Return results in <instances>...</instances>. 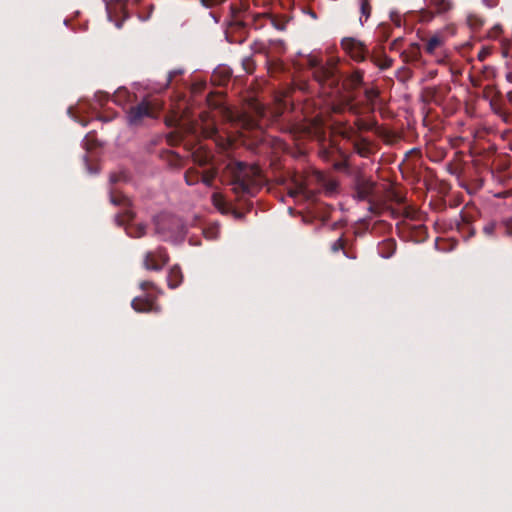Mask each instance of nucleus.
<instances>
[{
	"label": "nucleus",
	"mask_w": 512,
	"mask_h": 512,
	"mask_svg": "<svg viewBox=\"0 0 512 512\" xmlns=\"http://www.w3.org/2000/svg\"><path fill=\"white\" fill-rule=\"evenodd\" d=\"M402 220H410L412 223L422 222L423 215L417 209L409 206L404 208Z\"/></svg>",
	"instance_id": "nucleus-28"
},
{
	"label": "nucleus",
	"mask_w": 512,
	"mask_h": 512,
	"mask_svg": "<svg viewBox=\"0 0 512 512\" xmlns=\"http://www.w3.org/2000/svg\"><path fill=\"white\" fill-rule=\"evenodd\" d=\"M136 94L131 93L128 89L125 87L118 88L114 94H113V102L117 104L118 106H121L123 109H127L126 107L128 105L131 106V104L136 101Z\"/></svg>",
	"instance_id": "nucleus-17"
},
{
	"label": "nucleus",
	"mask_w": 512,
	"mask_h": 512,
	"mask_svg": "<svg viewBox=\"0 0 512 512\" xmlns=\"http://www.w3.org/2000/svg\"><path fill=\"white\" fill-rule=\"evenodd\" d=\"M253 109L255 116H251L247 113H240L236 115L231 108L226 105V124L232 123L237 127L246 130L261 128L262 124L260 123V120L265 116V108L259 103H254Z\"/></svg>",
	"instance_id": "nucleus-3"
},
{
	"label": "nucleus",
	"mask_w": 512,
	"mask_h": 512,
	"mask_svg": "<svg viewBox=\"0 0 512 512\" xmlns=\"http://www.w3.org/2000/svg\"><path fill=\"white\" fill-rule=\"evenodd\" d=\"M402 42H403L402 37H398V38L394 39L390 44V50L401 51L400 48H401Z\"/></svg>",
	"instance_id": "nucleus-46"
},
{
	"label": "nucleus",
	"mask_w": 512,
	"mask_h": 512,
	"mask_svg": "<svg viewBox=\"0 0 512 512\" xmlns=\"http://www.w3.org/2000/svg\"><path fill=\"white\" fill-rule=\"evenodd\" d=\"M462 223L458 224V229L461 232L467 231V238L473 237L475 235V229L471 226L470 220L466 215H461Z\"/></svg>",
	"instance_id": "nucleus-37"
},
{
	"label": "nucleus",
	"mask_w": 512,
	"mask_h": 512,
	"mask_svg": "<svg viewBox=\"0 0 512 512\" xmlns=\"http://www.w3.org/2000/svg\"><path fill=\"white\" fill-rule=\"evenodd\" d=\"M139 288L144 289V288H154V287H153L152 283H150L148 281H143L139 284Z\"/></svg>",
	"instance_id": "nucleus-51"
},
{
	"label": "nucleus",
	"mask_w": 512,
	"mask_h": 512,
	"mask_svg": "<svg viewBox=\"0 0 512 512\" xmlns=\"http://www.w3.org/2000/svg\"><path fill=\"white\" fill-rule=\"evenodd\" d=\"M169 261V256L164 247H158L153 251H147L144 254L143 266L147 270L159 271Z\"/></svg>",
	"instance_id": "nucleus-10"
},
{
	"label": "nucleus",
	"mask_w": 512,
	"mask_h": 512,
	"mask_svg": "<svg viewBox=\"0 0 512 512\" xmlns=\"http://www.w3.org/2000/svg\"><path fill=\"white\" fill-rule=\"evenodd\" d=\"M94 98L100 106H104L108 102L110 96L106 92L98 91L95 93Z\"/></svg>",
	"instance_id": "nucleus-44"
},
{
	"label": "nucleus",
	"mask_w": 512,
	"mask_h": 512,
	"mask_svg": "<svg viewBox=\"0 0 512 512\" xmlns=\"http://www.w3.org/2000/svg\"><path fill=\"white\" fill-rule=\"evenodd\" d=\"M396 228L403 238L415 243L424 242L428 237L427 227L422 222L412 223L410 220H401Z\"/></svg>",
	"instance_id": "nucleus-6"
},
{
	"label": "nucleus",
	"mask_w": 512,
	"mask_h": 512,
	"mask_svg": "<svg viewBox=\"0 0 512 512\" xmlns=\"http://www.w3.org/2000/svg\"><path fill=\"white\" fill-rule=\"evenodd\" d=\"M427 3L436 13H444L451 8V3L448 0H427Z\"/></svg>",
	"instance_id": "nucleus-32"
},
{
	"label": "nucleus",
	"mask_w": 512,
	"mask_h": 512,
	"mask_svg": "<svg viewBox=\"0 0 512 512\" xmlns=\"http://www.w3.org/2000/svg\"><path fill=\"white\" fill-rule=\"evenodd\" d=\"M393 32V26L390 23H381L377 26L375 30V35L380 42V45L383 44L389 39Z\"/></svg>",
	"instance_id": "nucleus-23"
},
{
	"label": "nucleus",
	"mask_w": 512,
	"mask_h": 512,
	"mask_svg": "<svg viewBox=\"0 0 512 512\" xmlns=\"http://www.w3.org/2000/svg\"><path fill=\"white\" fill-rule=\"evenodd\" d=\"M226 214L231 213L233 217L237 220H240L244 217L245 212L237 210L233 208L227 201H226V208H225Z\"/></svg>",
	"instance_id": "nucleus-43"
},
{
	"label": "nucleus",
	"mask_w": 512,
	"mask_h": 512,
	"mask_svg": "<svg viewBox=\"0 0 512 512\" xmlns=\"http://www.w3.org/2000/svg\"><path fill=\"white\" fill-rule=\"evenodd\" d=\"M231 144L232 140L226 134V177H229L226 185H230L237 196H254L263 186L265 179L258 166L229 156L228 149Z\"/></svg>",
	"instance_id": "nucleus-1"
},
{
	"label": "nucleus",
	"mask_w": 512,
	"mask_h": 512,
	"mask_svg": "<svg viewBox=\"0 0 512 512\" xmlns=\"http://www.w3.org/2000/svg\"><path fill=\"white\" fill-rule=\"evenodd\" d=\"M358 2H359L360 13H361L360 22H361V24H363L362 19L364 18V20L366 21L371 15V11H372L371 0H358Z\"/></svg>",
	"instance_id": "nucleus-35"
},
{
	"label": "nucleus",
	"mask_w": 512,
	"mask_h": 512,
	"mask_svg": "<svg viewBox=\"0 0 512 512\" xmlns=\"http://www.w3.org/2000/svg\"><path fill=\"white\" fill-rule=\"evenodd\" d=\"M210 14L215 19L216 22L219 21L220 15H216L214 12H211Z\"/></svg>",
	"instance_id": "nucleus-55"
},
{
	"label": "nucleus",
	"mask_w": 512,
	"mask_h": 512,
	"mask_svg": "<svg viewBox=\"0 0 512 512\" xmlns=\"http://www.w3.org/2000/svg\"><path fill=\"white\" fill-rule=\"evenodd\" d=\"M220 233H221V226L219 223L209 224L203 230L204 237L208 240H214V239L219 238Z\"/></svg>",
	"instance_id": "nucleus-33"
},
{
	"label": "nucleus",
	"mask_w": 512,
	"mask_h": 512,
	"mask_svg": "<svg viewBox=\"0 0 512 512\" xmlns=\"http://www.w3.org/2000/svg\"><path fill=\"white\" fill-rule=\"evenodd\" d=\"M183 278L181 268L178 265H174L167 275L168 288H177L182 284Z\"/></svg>",
	"instance_id": "nucleus-22"
},
{
	"label": "nucleus",
	"mask_w": 512,
	"mask_h": 512,
	"mask_svg": "<svg viewBox=\"0 0 512 512\" xmlns=\"http://www.w3.org/2000/svg\"><path fill=\"white\" fill-rule=\"evenodd\" d=\"M490 54V51L488 48H482L481 51L478 53V59L480 61H483L486 59V57Z\"/></svg>",
	"instance_id": "nucleus-48"
},
{
	"label": "nucleus",
	"mask_w": 512,
	"mask_h": 512,
	"mask_svg": "<svg viewBox=\"0 0 512 512\" xmlns=\"http://www.w3.org/2000/svg\"><path fill=\"white\" fill-rule=\"evenodd\" d=\"M368 58L381 70H386L393 65V59L385 54L382 45L374 48Z\"/></svg>",
	"instance_id": "nucleus-16"
},
{
	"label": "nucleus",
	"mask_w": 512,
	"mask_h": 512,
	"mask_svg": "<svg viewBox=\"0 0 512 512\" xmlns=\"http://www.w3.org/2000/svg\"><path fill=\"white\" fill-rule=\"evenodd\" d=\"M126 222L125 224H127ZM125 230L128 236L133 238H140L146 234V225L144 224H136V225H124Z\"/></svg>",
	"instance_id": "nucleus-27"
},
{
	"label": "nucleus",
	"mask_w": 512,
	"mask_h": 512,
	"mask_svg": "<svg viewBox=\"0 0 512 512\" xmlns=\"http://www.w3.org/2000/svg\"><path fill=\"white\" fill-rule=\"evenodd\" d=\"M396 248H397V243H396L395 239H393V238L384 239L383 241H381L378 244V247H377L378 254L382 258H386V259L392 257L395 254Z\"/></svg>",
	"instance_id": "nucleus-20"
},
{
	"label": "nucleus",
	"mask_w": 512,
	"mask_h": 512,
	"mask_svg": "<svg viewBox=\"0 0 512 512\" xmlns=\"http://www.w3.org/2000/svg\"><path fill=\"white\" fill-rule=\"evenodd\" d=\"M110 183L116 184L119 182H127L129 180V176L126 171L120 170L118 172H113L110 174Z\"/></svg>",
	"instance_id": "nucleus-40"
},
{
	"label": "nucleus",
	"mask_w": 512,
	"mask_h": 512,
	"mask_svg": "<svg viewBox=\"0 0 512 512\" xmlns=\"http://www.w3.org/2000/svg\"><path fill=\"white\" fill-rule=\"evenodd\" d=\"M190 149L192 150L191 156L194 163L198 164L199 166H205L211 163L213 155L210 150L205 149L201 145L196 148L191 147Z\"/></svg>",
	"instance_id": "nucleus-19"
},
{
	"label": "nucleus",
	"mask_w": 512,
	"mask_h": 512,
	"mask_svg": "<svg viewBox=\"0 0 512 512\" xmlns=\"http://www.w3.org/2000/svg\"><path fill=\"white\" fill-rule=\"evenodd\" d=\"M444 45V37L436 34L427 40L425 51L430 55H434L438 49Z\"/></svg>",
	"instance_id": "nucleus-25"
},
{
	"label": "nucleus",
	"mask_w": 512,
	"mask_h": 512,
	"mask_svg": "<svg viewBox=\"0 0 512 512\" xmlns=\"http://www.w3.org/2000/svg\"><path fill=\"white\" fill-rule=\"evenodd\" d=\"M289 194L292 197H295L297 195H304V196H306L307 195V189H306V187L304 185L299 184V185H297V187L294 190H291Z\"/></svg>",
	"instance_id": "nucleus-45"
},
{
	"label": "nucleus",
	"mask_w": 512,
	"mask_h": 512,
	"mask_svg": "<svg viewBox=\"0 0 512 512\" xmlns=\"http://www.w3.org/2000/svg\"><path fill=\"white\" fill-rule=\"evenodd\" d=\"M483 234L490 238H496L499 235V221L491 220L483 226Z\"/></svg>",
	"instance_id": "nucleus-31"
},
{
	"label": "nucleus",
	"mask_w": 512,
	"mask_h": 512,
	"mask_svg": "<svg viewBox=\"0 0 512 512\" xmlns=\"http://www.w3.org/2000/svg\"><path fill=\"white\" fill-rule=\"evenodd\" d=\"M242 67V69L247 74H252L255 70L256 64L252 56H244L238 61Z\"/></svg>",
	"instance_id": "nucleus-36"
},
{
	"label": "nucleus",
	"mask_w": 512,
	"mask_h": 512,
	"mask_svg": "<svg viewBox=\"0 0 512 512\" xmlns=\"http://www.w3.org/2000/svg\"><path fill=\"white\" fill-rule=\"evenodd\" d=\"M467 23L473 30H478L484 24V19L478 15H469L467 17Z\"/></svg>",
	"instance_id": "nucleus-41"
},
{
	"label": "nucleus",
	"mask_w": 512,
	"mask_h": 512,
	"mask_svg": "<svg viewBox=\"0 0 512 512\" xmlns=\"http://www.w3.org/2000/svg\"><path fill=\"white\" fill-rule=\"evenodd\" d=\"M181 73H182V72H181L180 70H174V71H171V72L169 73L168 82L170 83V82L172 81V79H173L175 76H177V75H179V74H181Z\"/></svg>",
	"instance_id": "nucleus-49"
},
{
	"label": "nucleus",
	"mask_w": 512,
	"mask_h": 512,
	"mask_svg": "<svg viewBox=\"0 0 512 512\" xmlns=\"http://www.w3.org/2000/svg\"><path fill=\"white\" fill-rule=\"evenodd\" d=\"M174 136L177 138V140H178V141H185V137H186V136H184L183 134H178V133H176V134H171V135H170V138H172V137H174Z\"/></svg>",
	"instance_id": "nucleus-52"
},
{
	"label": "nucleus",
	"mask_w": 512,
	"mask_h": 512,
	"mask_svg": "<svg viewBox=\"0 0 512 512\" xmlns=\"http://www.w3.org/2000/svg\"><path fill=\"white\" fill-rule=\"evenodd\" d=\"M396 77L400 82L405 83L413 77V71L407 66H402L397 70Z\"/></svg>",
	"instance_id": "nucleus-38"
},
{
	"label": "nucleus",
	"mask_w": 512,
	"mask_h": 512,
	"mask_svg": "<svg viewBox=\"0 0 512 512\" xmlns=\"http://www.w3.org/2000/svg\"><path fill=\"white\" fill-rule=\"evenodd\" d=\"M284 42L280 39L276 40H270L268 44L265 43H255L254 44V51L255 53L263 54L266 56V58L271 57V54L273 51L276 53H283L284 52Z\"/></svg>",
	"instance_id": "nucleus-15"
},
{
	"label": "nucleus",
	"mask_w": 512,
	"mask_h": 512,
	"mask_svg": "<svg viewBox=\"0 0 512 512\" xmlns=\"http://www.w3.org/2000/svg\"><path fill=\"white\" fill-rule=\"evenodd\" d=\"M161 110L162 104L158 99L145 96L139 103L126 109V122L130 127H140L147 119H157Z\"/></svg>",
	"instance_id": "nucleus-2"
},
{
	"label": "nucleus",
	"mask_w": 512,
	"mask_h": 512,
	"mask_svg": "<svg viewBox=\"0 0 512 512\" xmlns=\"http://www.w3.org/2000/svg\"><path fill=\"white\" fill-rule=\"evenodd\" d=\"M133 309L137 312H149L154 309V300L148 296L136 297L131 303Z\"/></svg>",
	"instance_id": "nucleus-21"
},
{
	"label": "nucleus",
	"mask_w": 512,
	"mask_h": 512,
	"mask_svg": "<svg viewBox=\"0 0 512 512\" xmlns=\"http://www.w3.org/2000/svg\"><path fill=\"white\" fill-rule=\"evenodd\" d=\"M379 95L380 92L377 88L372 87L365 89L364 96L366 99V110L370 112H375L376 100L378 99Z\"/></svg>",
	"instance_id": "nucleus-24"
},
{
	"label": "nucleus",
	"mask_w": 512,
	"mask_h": 512,
	"mask_svg": "<svg viewBox=\"0 0 512 512\" xmlns=\"http://www.w3.org/2000/svg\"><path fill=\"white\" fill-rule=\"evenodd\" d=\"M225 75H226V79L229 78L232 75V70L230 68L226 67Z\"/></svg>",
	"instance_id": "nucleus-54"
},
{
	"label": "nucleus",
	"mask_w": 512,
	"mask_h": 512,
	"mask_svg": "<svg viewBox=\"0 0 512 512\" xmlns=\"http://www.w3.org/2000/svg\"><path fill=\"white\" fill-rule=\"evenodd\" d=\"M489 7H493L495 4L491 0H483Z\"/></svg>",
	"instance_id": "nucleus-56"
},
{
	"label": "nucleus",
	"mask_w": 512,
	"mask_h": 512,
	"mask_svg": "<svg viewBox=\"0 0 512 512\" xmlns=\"http://www.w3.org/2000/svg\"><path fill=\"white\" fill-rule=\"evenodd\" d=\"M349 133L356 134L352 128H349V132L347 131V132L343 133L344 138L349 139L350 138Z\"/></svg>",
	"instance_id": "nucleus-53"
},
{
	"label": "nucleus",
	"mask_w": 512,
	"mask_h": 512,
	"mask_svg": "<svg viewBox=\"0 0 512 512\" xmlns=\"http://www.w3.org/2000/svg\"><path fill=\"white\" fill-rule=\"evenodd\" d=\"M213 204L221 214H224V196L220 192H215L212 196Z\"/></svg>",
	"instance_id": "nucleus-42"
},
{
	"label": "nucleus",
	"mask_w": 512,
	"mask_h": 512,
	"mask_svg": "<svg viewBox=\"0 0 512 512\" xmlns=\"http://www.w3.org/2000/svg\"><path fill=\"white\" fill-rule=\"evenodd\" d=\"M155 229L165 241L181 238L185 234L182 220L168 214H163L156 219Z\"/></svg>",
	"instance_id": "nucleus-4"
},
{
	"label": "nucleus",
	"mask_w": 512,
	"mask_h": 512,
	"mask_svg": "<svg viewBox=\"0 0 512 512\" xmlns=\"http://www.w3.org/2000/svg\"><path fill=\"white\" fill-rule=\"evenodd\" d=\"M366 102H356V97L354 95H346L342 98L340 104L334 107V111L337 113H341L343 111H348L355 116H361L365 114H372L366 110Z\"/></svg>",
	"instance_id": "nucleus-11"
},
{
	"label": "nucleus",
	"mask_w": 512,
	"mask_h": 512,
	"mask_svg": "<svg viewBox=\"0 0 512 512\" xmlns=\"http://www.w3.org/2000/svg\"><path fill=\"white\" fill-rule=\"evenodd\" d=\"M499 234L512 237V216L503 217L499 220Z\"/></svg>",
	"instance_id": "nucleus-34"
},
{
	"label": "nucleus",
	"mask_w": 512,
	"mask_h": 512,
	"mask_svg": "<svg viewBox=\"0 0 512 512\" xmlns=\"http://www.w3.org/2000/svg\"><path fill=\"white\" fill-rule=\"evenodd\" d=\"M214 134H215V131H214V130H212L211 132L207 133V136H208V137H212Z\"/></svg>",
	"instance_id": "nucleus-57"
},
{
	"label": "nucleus",
	"mask_w": 512,
	"mask_h": 512,
	"mask_svg": "<svg viewBox=\"0 0 512 512\" xmlns=\"http://www.w3.org/2000/svg\"><path fill=\"white\" fill-rule=\"evenodd\" d=\"M110 202L116 206H122L124 209L115 216V222L118 226H124L126 222H132L135 218V212L131 209V200L123 194L111 192Z\"/></svg>",
	"instance_id": "nucleus-8"
},
{
	"label": "nucleus",
	"mask_w": 512,
	"mask_h": 512,
	"mask_svg": "<svg viewBox=\"0 0 512 512\" xmlns=\"http://www.w3.org/2000/svg\"><path fill=\"white\" fill-rule=\"evenodd\" d=\"M331 251L334 252V253H337L339 251H343L344 255L348 258H356L355 255L351 254L347 249H346V241L343 237H339L337 240H335L332 244H331Z\"/></svg>",
	"instance_id": "nucleus-30"
},
{
	"label": "nucleus",
	"mask_w": 512,
	"mask_h": 512,
	"mask_svg": "<svg viewBox=\"0 0 512 512\" xmlns=\"http://www.w3.org/2000/svg\"><path fill=\"white\" fill-rule=\"evenodd\" d=\"M353 149L363 158H368L373 153L371 141L358 134H356V139L353 141Z\"/></svg>",
	"instance_id": "nucleus-18"
},
{
	"label": "nucleus",
	"mask_w": 512,
	"mask_h": 512,
	"mask_svg": "<svg viewBox=\"0 0 512 512\" xmlns=\"http://www.w3.org/2000/svg\"><path fill=\"white\" fill-rule=\"evenodd\" d=\"M363 83V73L356 71L352 73L344 83L346 89H357Z\"/></svg>",
	"instance_id": "nucleus-26"
},
{
	"label": "nucleus",
	"mask_w": 512,
	"mask_h": 512,
	"mask_svg": "<svg viewBox=\"0 0 512 512\" xmlns=\"http://www.w3.org/2000/svg\"><path fill=\"white\" fill-rule=\"evenodd\" d=\"M201 1H202L203 5L206 7H213V6H216L223 2V0H201Z\"/></svg>",
	"instance_id": "nucleus-47"
},
{
	"label": "nucleus",
	"mask_w": 512,
	"mask_h": 512,
	"mask_svg": "<svg viewBox=\"0 0 512 512\" xmlns=\"http://www.w3.org/2000/svg\"><path fill=\"white\" fill-rule=\"evenodd\" d=\"M231 21L226 22V36L228 42L243 43L246 40V26L241 18L242 9L234 4L230 5Z\"/></svg>",
	"instance_id": "nucleus-5"
},
{
	"label": "nucleus",
	"mask_w": 512,
	"mask_h": 512,
	"mask_svg": "<svg viewBox=\"0 0 512 512\" xmlns=\"http://www.w3.org/2000/svg\"><path fill=\"white\" fill-rule=\"evenodd\" d=\"M188 130H189V133H191L195 138H197L198 131H197V127L195 125H190Z\"/></svg>",
	"instance_id": "nucleus-50"
},
{
	"label": "nucleus",
	"mask_w": 512,
	"mask_h": 512,
	"mask_svg": "<svg viewBox=\"0 0 512 512\" xmlns=\"http://www.w3.org/2000/svg\"><path fill=\"white\" fill-rule=\"evenodd\" d=\"M375 182L365 177H357L355 180L353 197L358 201H368L370 203L368 210L376 213V207L371 203V197L374 193Z\"/></svg>",
	"instance_id": "nucleus-9"
},
{
	"label": "nucleus",
	"mask_w": 512,
	"mask_h": 512,
	"mask_svg": "<svg viewBox=\"0 0 512 512\" xmlns=\"http://www.w3.org/2000/svg\"><path fill=\"white\" fill-rule=\"evenodd\" d=\"M400 58L405 64L418 65L421 63L422 54L418 43H411L406 49L400 51Z\"/></svg>",
	"instance_id": "nucleus-14"
},
{
	"label": "nucleus",
	"mask_w": 512,
	"mask_h": 512,
	"mask_svg": "<svg viewBox=\"0 0 512 512\" xmlns=\"http://www.w3.org/2000/svg\"><path fill=\"white\" fill-rule=\"evenodd\" d=\"M309 63L310 66L314 68L313 77L317 82L321 84L329 82V85H333L336 83L333 71L330 68L321 65L320 62L315 58L310 59Z\"/></svg>",
	"instance_id": "nucleus-13"
},
{
	"label": "nucleus",
	"mask_w": 512,
	"mask_h": 512,
	"mask_svg": "<svg viewBox=\"0 0 512 512\" xmlns=\"http://www.w3.org/2000/svg\"><path fill=\"white\" fill-rule=\"evenodd\" d=\"M266 65L267 71L272 77L283 71V63L278 59L266 58Z\"/></svg>",
	"instance_id": "nucleus-29"
},
{
	"label": "nucleus",
	"mask_w": 512,
	"mask_h": 512,
	"mask_svg": "<svg viewBox=\"0 0 512 512\" xmlns=\"http://www.w3.org/2000/svg\"><path fill=\"white\" fill-rule=\"evenodd\" d=\"M217 175V169L212 166L205 170L202 174L195 168H190L185 172L184 178L188 185H195L202 181L206 186L212 187L213 181Z\"/></svg>",
	"instance_id": "nucleus-12"
},
{
	"label": "nucleus",
	"mask_w": 512,
	"mask_h": 512,
	"mask_svg": "<svg viewBox=\"0 0 512 512\" xmlns=\"http://www.w3.org/2000/svg\"><path fill=\"white\" fill-rule=\"evenodd\" d=\"M341 48L357 62L365 61L371 53L364 42L354 37H344L341 40Z\"/></svg>",
	"instance_id": "nucleus-7"
},
{
	"label": "nucleus",
	"mask_w": 512,
	"mask_h": 512,
	"mask_svg": "<svg viewBox=\"0 0 512 512\" xmlns=\"http://www.w3.org/2000/svg\"><path fill=\"white\" fill-rule=\"evenodd\" d=\"M354 124L359 131H370L375 127L376 122L375 121H367V120H364L361 118H357L355 120Z\"/></svg>",
	"instance_id": "nucleus-39"
}]
</instances>
